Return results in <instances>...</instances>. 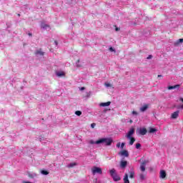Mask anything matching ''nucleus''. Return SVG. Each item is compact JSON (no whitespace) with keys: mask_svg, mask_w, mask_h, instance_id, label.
Wrapping results in <instances>:
<instances>
[{"mask_svg":"<svg viewBox=\"0 0 183 183\" xmlns=\"http://www.w3.org/2000/svg\"><path fill=\"white\" fill-rule=\"evenodd\" d=\"M28 36H32V33H29V34H28Z\"/></svg>","mask_w":183,"mask_h":183,"instance_id":"nucleus-38","label":"nucleus"},{"mask_svg":"<svg viewBox=\"0 0 183 183\" xmlns=\"http://www.w3.org/2000/svg\"><path fill=\"white\" fill-rule=\"evenodd\" d=\"M99 105V107H109V105H111V102L100 103Z\"/></svg>","mask_w":183,"mask_h":183,"instance_id":"nucleus-13","label":"nucleus"},{"mask_svg":"<svg viewBox=\"0 0 183 183\" xmlns=\"http://www.w3.org/2000/svg\"><path fill=\"white\" fill-rule=\"evenodd\" d=\"M140 148H141V144L139 143L136 144V149H139Z\"/></svg>","mask_w":183,"mask_h":183,"instance_id":"nucleus-29","label":"nucleus"},{"mask_svg":"<svg viewBox=\"0 0 183 183\" xmlns=\"http://www.w3.org/2000/svg\"><path fill=\"white\" fill-rule=\"evenodd\" d=\"M96 125L97 124L95 123H93V124H91V127H92V128H95Z\"/></svg>","mask_w":183,"mask_h":183,"instance_id":"nucleus-35","label":"nucleus"},{"mask_svg":"<svg viewBox=\"0 0 183 183\" xmlns=\"http://www.w3.org/2000/svg\"><path fill=\"white\" fill-rule=\"evenodd\" d=\"M127 165H128V162L127 161H122L120 162L121 168H125V167H127Z\"/></svg>","mask_w":183,"mask_h":183,"instance_id":"nucleus-14","label":"nucleus"},{"mask_svg":"<svg viewBox=\"0 0 183 183\" xmlns=\"http://www.w3.org/2000/svg\"><path fill=\"white\" fill-rule=\"evenodd\" d=\"M41 174H42V175H48V174H49V172H48V171H46V170H41Z\"/></svg>","mask_w":183,"mask_h":183,"instance_id":"nucleus-27","label":"nucleus"},{"mask_svg":"<svg viewBox=\"0 0 183 183\" xmlns=\"http://www.w3.org/2000/svg\"><path fill=\"white\" fill-rule=\"evenodd\" d=\"M182 42H183V39H179V40H177L174 43V46H178V45H179L180 44H182Z\"/></svg>","mask_w":183,"mask_h":183,"instance_id":"nucleus-16","label":"nucleus"},{"mask_svg":"<svg viewBox=\"0 0 183 183\" xmlns=\"http://www.w3.org/2000/svg\"><path fill=\"white\" fill-rule=\"evenodd\" d=\"M158 131L157 129L154 128H150L149 130V134H154V132H157Z\"/></svg>","mask_w":183,"mask_h":183,"instance_id":"nucleus-24","label":"nucleus"},{"mask_svg":"<svg viewBox=\"0 0 183 183\" xmlns=\"http://www.w3.org/2000/svg\"><path fill=\"white\" fill-rule=\"evenodd\" d=\"M91 171H92V175H97V174H99V175H102V169L97 166L93 167Z\"/></svg>","mask_w":183,"mask_h":183,"instance_id":"nucleus-3","label":"nucleus"},{"mask_svg":"<svg viewBox=\"0 0 183 183\" xmlns=\"http://www.w3.org/2000/svg\"><path fill=\"white\" fill-rule=\"evenodd\" d=\"M76 65L78 68H81V66H82V61H81V60H78Z\"/></svg>","mask_w":183,"mask_h":183,"instance_id":"nucleus-22","label":"nucleus"},{"mask_svg":"<svg viewBox=\"0 0 183 183\" xmlns=\"http://www.w3.org/2000/svg\"><path fill=\"white\" fill-rule=\"evenodd\" d=\"M124 147H125V143H122L121 145H120V148L122 149H124Z\"/></svg>","mask_w":183,"mask_h":183,"instance_id":"nucleus-30","label":"nucleus"},{"mask_svg":"<svg viewBox=\"0 0 183 183\" xmlns=\"http://www.w3.org/2000/svg\"><path fill=\"white\" fill-rule=\"evenodd\" d=\"M41 26L42 29H46V30L51 29V28L49 27V25L45 23H41Z\"/></svg>","mask_w":183,"mask_h":183,"instance_id":"nucleus-8","label":"nucleus"},{"mask_svg":"<svg viewBox=\"0 0 183 183\" xmlns=\"http://www.w3.org/2000/svg\"><path fill=\"white\" fill-rule=\"evenodd\" d=\"M132 114L133 115H138V112H137L136 111H133Z\"/></svg>","mask_w":183,"mask_h":183,"instance_id":"nucleus-34","label":"nucleus"},{"mask_svg":"<svg viewBox=\"0 0 183 183\" xmlns=\"http://www.w3.org/2000/svg\"><path fill=\"white\" fill-rule=\"evenodd\" d=\"M89 144H91L92 145H94L96 144V145H99V143H97V141H94V140H90L89 141Z\"/></svg>","mask_w":183,"mask_h":183,"instance_id":"nucleus-26","label":"nucleus"},{"mask_svg":"<svg viewBox=\"0 0 183 183\" xmlns=\"http://www.w3.org/2000/svg\"><path fill=\"white\" fill-rule=\"evenodd\" d=\"M130 124H132V120H130Z\"/></svg>","mask_w":183,"mask_h":183,"instance_id":"nucleus-42","label":"nucleus"},{"mask_svg":"<svg viewBox=\"0 0 183 183\" xmlns=\"http://www.w3.org/2000/svg\"><path fill=\"white\" fill-rule=\"evenodd\" d=\"M135 177V172L134 169L130 170L129 172V178H134Z\"/></svg>","mask_w":183,"mask_h":183,"instance_id":"nucleus-20","label":"nucleus"},{"mask_svg":"<svg viewBox=\"0 0 183 183\" xmlns=\"http://www.w3.org/2000/svg\"><path fill=\"white\" fill-rule=\"evenodd\" d=\"M137 132L139 135H147V129L145 127H141L137 129Z\"/></svg>","mask_w":183,"mask_h":183,"instance_id":"nucleus-5","label":"nucleus"},{"mask_svg":"<svg viewBox=\"0 0 183 183\" xmlns=\"http://www.w3.org/2000/svg\"><path fill=\"white\" fill-rule=\"evenodd\" d=\"M147 59H152V55H149Z\"/></svg>","mask_w":183,"mask_h":183,"instance_id":"nucleus-33","label":"nucleus"},{"mask_svg":"<svg viewBox=\"0 0 183 183\" xmlns=\"http://www.w3.org/2000/svg\"><path fill=\"white\" fill-rule=\"evenodd\" d=\"M116 31H119V29H118V28H116Z\"/></svg>","mask_w":183,"mask_h":183,"instance_id":"nucleus-40","label":"nucleus"},{"mask_svg":"<svg viewBox=\"0 0 183 183\" xmlns=\"http://www.w3.org/2000/svg\"><path fill=\"white\" fill-rule=\"evenodd\" d=\"M147 109H148V104H144L142 107H140L141 112H145V111Z\"/></svg>","mask_w":183,"mask_h":183,"instance_id":"nucleus-11","label":"nucleus"},{"mask_svg":"<svg viewBox=\"0 0 183 183\" xmlns=\"http://www.w3.org/2000/svg\"><path fill=\"white\" fill-rule=\"evenodd\" d=\"M180 101H182V102H183V99L181 98V99H180ZM180 108H181L182 109H183V104L180 106Z\"/></svg>","mask_w":183,"mask_h":183,"instance_id":"nucleus-36","label":"nucleus"},{"mask_svg":"<svg viewBox=\"0 0 183 183\" xmlns=\"http://www.w3.org/2000/svg\"><path fill=\"white\" fill-rule=\"evenodd\" d=\"M139 178H140L141 181H144V179H145V178H146V175L142 173L139 174Z\"/></svg>","mask_w":183,"mask_h":183,"instance_id":"nucleus-25","label":"nucleus"},{"mask_svg":"<svg viewBox=\"0 0 183 183\" xmlns=\"http://www.w3.org/2000/svg\"><path fill=\"white\" fill-rule=\"evenodd\" d=\"M134 134H135V129L131 128L126 134V138L129 139V145H134V142H135V139L132 137Z\"/></svg>","mask_w":183,"mask_h":183,"instance_id":"nucleus-1","label":"nucleus"},{"mask_svg":"<svg viewBox=\"0 0 183 183\" xmlns=\"http://www.w3.org/2000/svg\"><path fill=\"white\" fill-rule=\"evenodd\" d=\"M177 88H179V84H176L174 86H169L167 87V89L171 90V89H177Z\"/></svg>","mask_w":183,"mask_h":183,"instance_id":"nucleus-17","label":"nucleus"},{"mask_svg":"<svg viewBox=\"0 0 183 183\" xmlns=\"http://www.w3.org/2000/svg\"><path fill=\"white\" fill-rule=\"evenodd\" d=\"M167 177V172H165V170H160L159 172V178L161 179H164Z\"/></svg>","mask_w":183,"mask_h":183,"instance_id":"nucleus-7","label":"nucleus"},{"mask_svg":"<svg viewBox=\"0 0 183 183\" xmlns=\"http://www.w3.org/2000/svg\"><path fill=\"white\" fill-rule=\"evenodd\" d=\"M148 164V160H142V163L140 164V170L142 172H144L145 171V167H147V164Z\"/></svg>","mask_w":183,"mask_h":183,"instance_id":"nucleus-4","label":"nucleus"},{"mask_svg":"<svg viewBox=\"0 0 183 183\" xmlns=\"http://www.w3.org/2000/svg\"><path fill=\"white\" fill-rule=\"evenodd\" d=\"M124 183H129V179H128V174H124V177L123 179Z\"/></svg>","mask_w":183,"mask_h":183,"instance_id":"nucleus-19","label":"nucleus"},{"mask_svg":"<svg viewBox=\"0 0 183 183\" xmlns=\"http://www.w3.org/2000/svg\"><path fill=\"white\" fill-rule=\"evenodd\" d=\"M81 89H85V88L82 87Z\"/></svg>","mask_w":183,"mask_h":183,"instance_id":"nucleus-43","label":"nucleus"},{"mask_svg":"<svg viewBox=\"0 0 183 183\" xmlns=\"http://www.w3.org/2000/svg\"><path fill=\"white\" fill-rule=\"evenodd\" d=\"M117 148H121V142L117 143Z\"/></svg>","mask_w":183,"mask_h":183,"instance_id":"nucleus-32","label":"nucleus"},{"mask_svg":"<svg viewBox=\"0 0 183 183\" xmlns=\"http://www.w3.org/2000/svg\"><path fill=\"white\" fill-rule=\"evenodd\" d=\"M161 76H162V75H161V74L158 75V78H161Z\"/></svg>","mask_w":183,"mask_h":183,"instance_id":"nucleus-39","label":"nucleus"},{"mask_svg":"<svg viewBox=\"0 0 183 183\" xmlns=\"http://www.w3.org/2000/svg\"><path fill=\"white\" fill-rule=\"evenodd\" d=\"M75 114L77 115V117H81V115H82V112H81V111H76Z\"/></svg>","mask_w":183,"mask_h":183,"instance_id":"nucleus-28","label":"nucleus"},{"mask_svg":"<svg viewBox=\"0 0 183 183\" xmlns=\"http://www.w3.org/2000/svg\"><path fill=\"white\" fill-rule=\"evenodd\" d=\"M109 174L111 175V177H114V175H117V171L115 170V169H112L109 170Z\"/></svg>","mask_w":183,"mask_h":183,"instance_id":"nucleus-18","label":"nucleus"},{"mask_svg":"<svg viewBox=\"0 0 183 183\" xmlns=\"http://www.w3.org/2000/svg\"><path fill=\"white\" fill-rule=\"evenodd\" d=\"M36 55L37 56H44V52L42 51L41 49L37 50V51H36Z\"/></svg>","mask_w":183,"mask_h":183,"instance_id":"nucleus-12","label":"nucleus"},{"mask_svg":"<svg viewBox=\"0 0 183 183\" xmlns=\"http://www.w3.org/2000/svg\"><path fill=\"white\" fill-rule=\"evenodd\" d=\"M104 86L106 88H114V85H112V84H110L108 82H105Z\"/></svg>","mask_w":183,"mask_h":183,"instance_id":"nucleus-21","label":"nucleus"},{"mask_svg":"<svg viewBox=\"0 0 183 183\" xmlns=\"http://www.w3.org/2000/svg\"><path fill=\"white\" fill-rule=\"evenodd\" d=\"M76 163L75 162H72V163H70L67 165L68 168H74V167H76Z\"/></svg>","mask_w":183,"mask_h":183,"instance_id":"nucleus-23","label":"nucleus"},{"mask_svg":"<svg viewBox=\"0 0 183 183\" xmlns=\"http://www.w3.org/2000/svg\"><path fill=\"white\" fill-rule=\"evenodd\" d=\"M112 139L111 138H101L97 141V144H104L107 147H109L112 144Z\"/></svg>","mask_w":183,"mask_h":183,"instance_id":"nucleus-2","label":"nucleus"},{"mask_svg":"<svg viewBox=\"0 0 183 183\" xmlns=\"http://www.w3.org/2000/svg\"><path fill=\"white\" fill-rule=\"evenodd\" d=\"M110 52H115V49L112 47H110L109 49Z\"/></svg>","mask_w":183,"mask_h":183,"instance_id":"nucleus-31","label":"nucleus"},{"mask_svg":"<svg viewBox=\"0 0 183 183\" xmlns=\"http://www.w3.org/2000/svg\"><path fill=\"white\" fill-rule=\"evenodd\" d=\"M112 178H113V180L117 182V181H121V177H119V176L116 174L114 176L112 177Z\"/></svg>","mask_w":183,"mask_h":183,"instance_id":"nucleus-15","label":"nucleus"},{"mask_svg":"<svg viewBox=\"0 0 183 183\" xmlns=\"http://www.w3.org/2000/svg\"><path fill=\"white\" fill-rule=\"evenodd\" d=\"M34 177H36V174H34Z\"/></svg>","mask_w":183,"mask_h":183,"instance_id":"nucleus-41","label":"nucleus"},{"mask_svg":"<svg viewBox=\"0 0 183 183\" xmlns=\"http://www.w3.org/2000/svg\"><path fill=\"white\" fill-rule=\"evenodd\" d=\"M119 155H121L122 157H128L129 154H128V151L123 150L119 153Z\"/></svg>","mask_w":183,"mask_h":183,"instance_id":"nucleus-10","label":"nucleus"},{"mask_svg":"<svg viewBox=\"0 0 183 183\" xmlns=\"http://www.w3.org/2000/svg\"><path fill=\"white\" fill-rule=\"evenodd\" d=\"M178 117H179V110H177V111L173 112L171 115L172 119H177V118H178Z\"/></svg>","mask_w":183,"mask_h":183,"instance_id":"nucleus-6","label":"nucleus"},{"mask_svg":"<svg viewBox=\"0 0 183 183\" xmlns=\"http://www.w3.org/2000/svg\"><path fill=\"white\" fill-rule=\"evenodd\" d=\"M56 75L57 76H65V72L62 71H56Z\"/></svg>","mask_w":183,"mask_h":183,"instance_id":"nucleus-9","label":"nucleus"},{"mask_svg":"<svg viewBox=\"0 0 183 183\" xmlns=\"http://www.w3.org/2000/svg\"><path fill=\"white\" fill-rule=\"evenodd\" d=\"M54 44H55L56 46H58V41H55Z\"/></svg>","mask_w":183,"mask_h":183,"instance_id":"nucleus-37","label":"nucleus"}]
</instances>
